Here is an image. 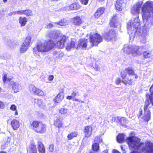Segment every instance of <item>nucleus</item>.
I'll return each mask as SVG.
<instances>
[{"label":"nucleus","mask_w":153,"mask_h":153,"mask_svg":"<svg viewBox=\"0 0 153 153\" xmlns=\"http://www.w3.org/2000/svg\"><path fill=\"white\" fill-rule=\"evenodd\" d=\"M46 36L48 38L53 39L55 43L54 44L52 40H47L38 43L36 49L38 52L42 53L48 52L54 48L55 45L59 48H62L68 39L65 36L55 31H48L46 34Z\"/></svg>","instance_id":"f257e3e1"},{"label":"nucleus","mask_w":153,"mask_h":153,"mask_svg":"<svg viewBox=\"0 0 153 153\" xmlns=\"http://www.w3.org/2000/svg\"><path fill=\"white\" fill-rule=\"evenodd\" d=\"M126 141L129 148L134 149L136 150H146L148 153H152L153 152V144L150 142H147L145 143H140V140L136 137H131L126 138Z\"/></svg>","instance_id":"f03ea898"},{"label":"nucleus","mask_w":153,"mask_h":153,"mask_svg":"<svg viewBox=\"0 0 153 153\" xmlns=\"http://www.w3.org/2000/svg\"><path fill=\"white\" fill-rule=\"evenodd\" d=\"M142 16L144 21H148L152 16L153 17V1H148L143 5Z\"/></svg>","instance_id":"7ed1b4c3"},{"label":"nucleus","mask_w":153,"mask_h":153,"mask_svg":"<svg viewBox=\"0 0 153 153\" xmlns=\"http://www.w3.org/2000/svg\"><path fill=\"white\" fill-rule=\"evenodd\" d=\"M89 41L92 43V46L97 45L102 41V38L101 36L98 33L90 34Z\"/></svg>","instance_id":"20e7f679"},{"label":"nucleus","mask_w":153,"mask_h":153,"mask_svg":"<svg viewBox=\"0 0 153 153\" xmlns=\"http://www.w3.org/2000/svg\"><path fill=\"white\" fill-rule=\"evenodd\" d=\"M92 47V43L90 42L89 39H81L78 42L77 47L75 48L78 49L79 47H81L83 49H86V48H90Z\"/></svg>","instance_id":"39448f33"},{"label":"nucleus","mask_w":153,"mask_h":153,"mask_svg":"<svg viewBox=\"0 0 153 153\" xmlns=\"http://www.w3.org/2000/svg\"><path fill=\"white\" fill-rule=\"evenodd\" d=\"M139 23L138 22V19L135 18L132 22L128 23L127 27L128 30H134L136 29L139 25Z\"/></svg>","instance_id":"423d86ee"},{"label":"nucleus","mask_w":153,"mask_h":153,"mask_svg":"<svg viewBox=\"0 0 153 153\" xmlns=\"http://www.w3.org/2000/svg\"><path fill=\"white\" fill-rule=\"evenodd\" d=\"M115 36V33L112 30H110L108 32L105 34L104 37L105 39L108 41H110L114 38Z\"/></svg>","instance_id":"0eeeda50"},{"label":"nucleus","mask_w":153,"mask_h":153,"mask_svg":"<svg viewBox=\"0 0 153 153\" xmlns=\"http://www.w3.org/2000/svg\"><path fill=\"white\" fill-rule=\"evenodd\" d=\"M92 128L91 126H87L84 127V132L85 137H89L91 135L92 131Z\"/></svg>","instance_id":"6e6552de"},{"label":"nucleus","mask_w":153,"mask_h":153,"mask_svg":"<svg viewBox=\"0 0 153 153\" xmlns=\"http://www.w3.org/2000/svg\"><path fill=\"white\" fill-rule=\"evenodd\" d=\"M141 7V4L138 3L134 5L131 8V12L134 15L138 14Z\"/></svg>","instance_id":"1a4fd4ad"},{"label":"nucleus","mask_w":153,"mask_h":153,"mask_svg":"<svg viewBox=\"0 0 153 153\" xmlns=\"http://www.w3.org/2000/svg\"><path fill=\"white\" fill-rule=\"evenodd\" d=\"M10 87L12 88V92L16 93L19 91V85L18 83L11 81L10 82Z\"/></svg>","instance_id":"9d476101"},{"label":"nucleus","mask_w":153,"mask_h":153,"mask_svg":"<svg viewBox=\"0 0 153 153\" xmlns=\"http://www.w3.org/2000/svg\"><path fill=\"white\" fill-rule=\"evenodd\" d=\"M64 95L63 91L59 93L53 99V101L56 103H59L64 99Z\"/></svg>","instance_id":"9b49d317"},{"label":"nucleus","mask_w":153,"mask_h":153,"mask_svg":"<svg viewBox=\"0 0 153 153\" xmlns=\"http://www.w3.org/2000/svg\"><path fill=\"white\" fill-rule=\"evenodd\" d=\"M140 48L138 46H132L131 53L134 56H138L141 54L142 51H139Z\"/></svg>","instance_id":"f8f14e48"},{"label":"nucleus","mask_w":153,"mask_h":153,"mask_svg":"<svg viewBox=\"0 0 153 153\" xmlns=\"http://www.w3.org/2000/svg\"><path fill=\"white\" fill-rule=\"evenodd\" d=\"M79 8V6L77 4L73 3L65 7V10L68 11L76 10Z\"/></svg>","instance_id":"ddd939ff"},{"label":"nucleus","mask_w":153,"mask_h":153,"mask_svg":"<svg viewBox=\"0 0 153 153\" xmlns=\"http://www.w3.org/2000/svg\"><path fill=\"white\" fill-rule=\"evenodd\" d=\"M123 0H117L115 4V7L116 9L119 11L122 10L123 7Z\"/></svg>","instance_id":"4468645a"},{"label":"nucleus","mask_w":153,"mask_h":153,"mask_svg":"<svg viewBox=\"0 0 153 153\" xmlns=\"http://www.w3.org/2000/svg\"><path fill=\"white\" fill-rule=\"evenodd\" d=\"M39 126L38 128H37L36 130L35 131L36 133L39 134L44 133L46 130V125L42 123Z\"/></svg>","instance_id":"2eb2a0df"},{"label":"nucleus","mask_w":153,"mask_h":153,"mask_svg":"<svg viewBox=\"0 0 153 153\" xmlns=\"http://www.w3.org/2000/svg\"><path fill=\"white\" fill-rule=\"evenodd\" d=\"M11 125L14 130H17L20 126L19 121L15 119H14L11 121Z\"/></svg>","instance_id":"dca6fc26"},{"label":"nucleus","mask_w":153,"mask_h":153,"mask_svg":"<svg viewBox=\"0 0 153 153\" xmlns=\"http://www.w3.org/2000/svg\"><path fill=\"white\" fill-rule=\"evenodd\" d=\"M104 10L105 8L104 7H102L99 8L94 14L95 18H99L103 13Z\"/></svg>","instance_id":"f3484780"},{"label":"nucleus","mask_w":153,"mask_h":153,"mask_svg":"<svg viewBox=\"0 0 153 153\" xmlns=\"http://www.w3.org/2000/svg\"><path fill=\"white\" fill-rule=\"evenodd\" d=\"M39 153H45V148L41 142H38L37 143Z\"/></svg>","instance_id":"a211bd4d"},{"label":"nucleus","mask_w":153,"mask_h":153,"mask_svg":"<svg viewBox=\"0 0 153 153\" xmlns=\"http://www.w3.org/2000/svg\"><path fill=\"white\" fill-rule=\"evenodd\" d=\"M132 46L128 45H125L124 46L123 51L124 52L127 54L131 53Z\"/></svg>","instance_id":"6ab92c4d"},{"label":"nucleus","mask_w":153,"mask_h":153,"mask_svg":"<svg viewBox=\"0 0 153 153\" xmlns=\"http://www.w3.org/2000/svg\"><path fill=\"white\" fill-rule=\"evenodd\" d=\"M72 22L75 25H78L82 23V22L80 17L76 16L72 19Z\"/></svg>","instance_id":"aec40b11"},{"label":"nucleus","mask_w":153,"mask_h":153,"mask_svg":"<svg viewBox=\"0 0 153 153\" xmlns=\"http://www.w3.org/2000/svg\"><path fill=\"white\" fill-rule=\"evenodd\" d=\"M151 112L150 111H145L143 119L145 121L148 122L150 118Z\"/></svg>","instance_id":"412c9836"},{"label":"nucleus","mask_w":153,"mask_h":153,"mask_svg":"<svg viewBox=\"0 0 153 153\" xmlns=\"http://www.w3.org/2000/svg\"><path fill=\"white\" fill-rule=\"evenodd\" d=\"M27 22V19L25 17H20L19 18V23L21 26H25Z\"/></svg>","instance_id":"4be33fe9"},{"label":"nucleus","mask_w":153,"mask_h":153,"mask_svg":"<svg viewBox=\"0 0 153 153\" xmlns=\"http://www.w3.org/2000/svg\"><path fill=\"white\" fill-rule=\"evenodd\" d=\"M41 123H42L40 122L35 121L32 123L31 125L33 127V130L35 131Z\"/></svg>","instance_id":"5701e85b"},{"label":"nucleus","mask_w":153,"mask_h":153,"mask_svg":"<svg viewBox=\"0 0 153 153\" xmlns=\"http://www.w3.org/2000/svg\"><path fill=\"white\" fill-rule=\"evenodd\" d=\"M28 153H37L36 146L34 144H31L30 148L27 151Z\"/></svg>","instance_id":"b1692460"},{"label":"nucleus","mask_w":153,"mask_h":153,"mask_svg":"<svg viewBox=\"0 0 153 153\" xmlns=\"http://www.w3.org/2000/svg\"><path fill=\"white\" fill-rule=\"evenodd\" d=\"M34 102L36 104L38 105L39 107H42L45 105L43 100L41 99H35L34 100Z\"/></svg>","instance_id":"393cba45"},{"label":"nucleus","mask_w":153,"mask_h":153,"mask_svg":"<svg viewBox=\"0 0 153 153\" xmlns=\"http://www.w3.org/2000/svg\"><path fill=\"white\" fill-rule=\"evenodd\" d=\"M75 41L73 40H71L70 42L67 44L66 48L67 50H69L72 48H75V47H77V46H75Z\"/></svg>","instance_id":"a878e982"},{"label":"nucleus","mask_w":153,"mask_h":153,"mask_svg":"<svg viewBox=\"0 0 153 153\" xmlns=\"http://www.w3.org/2000/svg\"><path fill=\"white\" fill-rule=\"evenodd\" d=\"M62 120L61 119H56L54 122V124L56 127L60 128L62 126Z\"/></svg>","instance_id":"bb28decb"},{"label":"nucleus","mask_w":153,"mask_h":153,"mask_svg":"<svg viewBox=\"0 0 153 153\" xmlns=\"http://www.w3.org/2000/svg\"><path fill=\"white\" fill-rule=\"evenodd\" d=\"M24 44H22L20 47L19 51L21 53H24L29 48V47Z\"/></svg>","instance_id":"cd10ccee"},{"label":"nucleus","mask_w":153,"mask_h":153,"mask_svg":"<svg viewBox=\"0 0 153 153\" xmlns=\"http://www.w3.org/2000/svg\"><path fill=\"white\" fill-rule=\"evenodd\" d=\"M126 70L128 74L130 75L129 76H135V78L137 79L138 78V76L136 74L134 71L131 69L128 68H126Z\"/></svg>","instance_id":"c85d7f7f"},{"label":"nucleus","mask_w":153,"mask_h":153,"mask_svg":"<svg viewBox=\"0 0 153 153\" xmlns=\"http://www.w3.org/2000/svg\"><path fill=\"white\" fill-rule=\"evenodd\" d=\"M68 110L65 108H61L59 110V112L61 114L68 115Z\"/></svg>","instance_id":"c756f323"},{"label":"nucleus","mask_w":153,"mask_h":153,"mask_svg":"<svg viewBox=\"0 0 153 153\" xmlns=\"http://www.w3.org/2000/svg\"><path fill=\"white\" fill-rule=\"evenodd\" d=\"M125 135L123 134H120L118 135L117 140L119 143H122L124 141Z\"/></svg>","instance_id":"7c9ffc66"},{"label":"nucleus","mask_w":153,"mask_h":153,"mask_svg":"<svg viewBox=\"0 0 153 153\" xmlns=\"http://www.w3.org/2000/svg\"><path fill=\"white\" fill-rule=\"evenodd\" d=\"M54 150V146L53 144H51L49 146L47 149V153H53Z\"/></svg>","instance_id":"2f4dec72"},{"label":"nucleus","mask_w":153,"mask_h":153,"mask_svg":"<svg viewBox=\"0 0 153 153\" xmlns=\"http://www.w3.org/2000/svg\"><path fill=\"white\" fill-rule=\"evenodd\" d=\"M76 95V93L75 91H73L71 95L68 96L66 97V99L68 100H72L74 101V99H76L75 97Z\"/></svg>","instance_id":"473e14b6"},{"label":"nucleus","mask_w":153,"mask_h":153,"mask_svg":"<svg viewBox=\"0 0 153 153\" xmlns=\"http://www.w3.org/2000/svg\"><path fill=\"white\" fill-rule=\"evenodd\" d=\"M110 26L113 27H116L117 26L116 23V19L115 17L112 18L110 23Z\"/></svg>","instance_id":"72a5a7b5"},{"label":"nucleus","mask_w":153,"mask_h":153,"mask_svg":"<svg viewBox=\"0 0 153 153\" xmlns=\"http://www.w3.org/2000/svg\"><path fill=\"white\" fill-rule=\"evenodd\" d=\"M78 134L76 132H72L68 134L67 137L68 140H71L74 137H76Z\"/></svg>","instance_id":"f704fd0d"},{"label":"nucleus","mask_w":153,"mask_h":153,"mask_svg":"<svg viewBox=\"0 0 153 153\" xmlns=\"http://www.w3.org/2000/svg\"><path fill=\"white\" fill-rule=\"evenodd\" d=\"M130 78H128V81L123 80L122 82L124 83L125 85H127V84L129 85H131L134 82L132 81V79L131 78V76H129Z\"/></svg>","instance_id":"c9c22d12"},{"label":"nucleus","mask_w":153,"mask_h":153,"mask_svg":"<svg viewBox=\"0 0 153 153\" xmlns=\"http://www.w3.org/2000/svg\"><path fill=\"white\" fill-rule=\"evenodd\" d=\"M31 39V37L30 36H27L25 39L24 42L23 44H25L28 47H29L30 44V43Z\"/></svg>","instance_id":"e433bc0d"},{"label":"nucleus","mask_w":153,"mask_h":153,"mask_svg":"<svg viewBox=\"0 0 153 153\" xmlns=\"http://www.w3.org/2000/svg\"><path fill=\"white\" fill-rule=\"evenodd\" d=\"M29 91L32 93L34 94L36 91L37 88L34 85H29Z\"/></svg>","instance_id":"4c0bfd02"},{"label":"nucleus","mask_w":153,"mask_h":153,"mask_svg":"<svg viewBox=\"0 0 153 153\" xmlns=\"http://www.w3.org/2000/svg\"><path fill=\"white\" fill-rule=\"evenodd\" d=\"M143 55L145 58H149L151 56V52L149 51H146L143 52Z\"/></svg>","instance_id":"58836bf2"},{"label":"nucleus","mask_w":153,"mask_h":153,"mask_svg":"<svg viewBox=\"0 0 153 153\" xmlns=\"http://www.w3.org/2000/svg\"><path fill=\"white\" fill-rule=\"evenodd\" d=\"M34 94L39 96H42L44 95V92L42 90L37 88Z\"/></svg>","instance_id":"ea45409f"},{"label":"nucleus","mask_w":153,"mask_h":153,"mask_svg":"<svg viewBox=\"0 0 153 153\" xmlns=\"http://www.w3.org/2000/svg\"><path fill=\"white\" fill-rule=\"evenodd\" d=\"M92 148L94 150L97 151L99 149V144L97 142L93 144L92 145Z\"/></svg>","instance_id":"a19ab883"},{"label":"nucleus","mask_w":153,"mask_h":153,"mask_svg":"<svg viewBox=\"0 0 153 153\" xmlns=\"http://www.w3.org/2000/svg\"><path fill=\"white\" fill-rule=\"evenodd\" d=\"M127 73H128L126 70V68L125 70H123L121 71V75L123 79H124L126 77Z\"/></svg>","instance_id":"79ce46f5"},{"label":"nucleus","mask_w":153,"mask_h":153,"mask_svg":"<svg viewBox=\"0 0 153 153\" xmlns=\"http://www.w3.org/2000/svg\"><path fill=\"white\" fill-rule=\"evenodd\" d=\"M120 122L123 126H124L126 123V118L125 117H121L120 120Z\"/></svg>","instance_id":"37998d69"},{"label":"nucleus","mask_w":153,"mask_h":153,"mask_svg":"<svg viewBox=\"0 0 153 153\" xmlns=\"http://www.w3.org/2000/svg\"><path fill=\"white\" fill-rule=\"evenodd\" d=\"M56 24L61 26H65L67 25L68 23L66 21L62 20L60 22H56Z\"/></svg>","instance_id":"c03bdc74"},{"label":"nucleus","mask_w":153,"mask_h":153,"mask_svg":"<svg viewBox=\"0 0 153 153\" xmlns=\"http://www.w3.org/2000/svg\"><path fill=\"white\" fill-rule=\"evenodd\" d=\"M24 14L27 16H31L32 15V13L30 10H26L24 11Z\"/></svg>","instance_id":"a18cd8bd"},{"label":"nucleus","mask_w":153,"mask_h":153,"mask_svg":"<svg viewBox=\"0 0 153 153\" xmlns=\"http://www.w3.org/2000/svg\"><path fill=\"white\" fill-rule=\"evenodd\" d=\"M94 140L95 142H97V143H98V144L102 143V138L99 137H96Z\"/></svg>","instance_id":"49530a36"},{"label":"nucleus","mask_w":153,"mask_h":153,"mask_svg":"<svg viewBox=\"0 0 153 153\" xmlns=\"http://www.w3.org/2000/svg\"><path fill=\"white\" fill-rule=\"evenodd\" d=\"M149 105V101L148 100H147L145 102V105L144 106V112L145 111H146V109L148 108Z\"/></svg>","instance_id":"de8ad7c7"},{"label":"nucleus","mask_w":153,"mask_h":153,"mask_svg":"<svg viewBox=\"0 0 153 153\" xmlns=\"http://www.w3.org/2000/svg\"><path fill=\"white\" fill-rule=\"evenodd\" d=\"M10 79L7 77V74H4L3 78V80L4 82L8 81H10Z\"/></svg>","instance_id":"09e8293b"},{"label":"nucleus","mask_w":153,"mask_h":153,"mask_svg":"<svg viewBox=\"0 0 153 153\" xmlns=\"http://www.w3.org/2000/svg\"><path fill=\"white\" fill-rule=\"evenodd\" d=\"M25 10H21L19 11H18L16 12H13L12 13V14H19L21 15L24 14Z\"/></svg>","instance_id":"8fccbe9b"},{"label":"nucleus","mask_w":153,"mask_h":153,"mask_svg":"<svg viewBox=\"0 0 153 153\" xmlns=\"http://www.w3.org/2000/svg\"><path fill=\"white\" fill-rule=\"evenodd\" d=\"M56 24V22H54L53 24L49 23L46 26V28H49L55 26V25Z\"/></svg>","instance_id":"3c124183"},{"label":"nucleus","mask_w":153,"mask_h":153,"mask_svg":"<svg viewBox=\"0 0 153 153\" xmlns=\"http://www.w3.org/2000/svg\"><path fill=\"white\" fill-rule=\"evenodd\" d=\"M16 106L14 105H11L10 109L12 111H15L16 110Z\"/></svg>","instance_id":"603ef678"},{"label":"nucleus","mask_w":153,"mask_h":153,"mask_svg":"<svg viewBox=\"0 0 153 153\" xmlns=\"http://www.w3.org/2000/svg\"><path fill=\"white\" fill-rule=\"evenodd\" d=\"M145 151L147 153H148V152H147L146 150H144L143 152H142V151H132L131 153H145L144 152Z\"/></svg>","instance_id":"864d4df0"},{"label":"nucleus","mask_w":153,"mask_h":153,"mask_svg":"<svg viewBox=\"0 0 153 153\" xmlns=\"http://www.w3.org/2000/svg\"><path fill=\"white\" fill-rule=\"evenodd\" d=\"M94 68L95 69V70L97 71H99L100 69V67L99 65L97 64H95V65Z\"/></svg>","instance_id":"5fc2aeb1"},{"label":"nucleus","mask_w":153,"mask_h":153,"mask_svg":"<svg viewBox=\"0 0 153 153\" xmlns=\"http://www.w3.org/2000/svg\"><path fill=\"white\" fill-rule=\"evenodd\" d=\"M121 81V79L120 78H117L116 80V83L117 85H118L120 83Z\"/></svg>","instance_id":"6e6d98bb"},{"label":"nucleus","mask_w":153,"mask_h":153,"mask_svg":"<svg viewBox=\"0 0 153 153\" xmlns=\"http://www.w3.org/2000/svg\"><path fill=\"white\" fill-rule=\"evenodd\" d=\"M149 98L151 102L152 103V105L153 106V94L152 93L151 96H150Z\"/></svg>","instance_id":"4d7b16f0"},{"label":"nucleus","mask_w":153,"mask_h":153,"mask_svg":"<svg viewBox=\"0 0 153 153\" xmlns=\"http://www.w3.org/2000/svg\"><path fill=\"white\" fill-rule=\"evenodd\" d=\"M88 0H81V2L82 4H87L88 2Z\"/></svg>","instance_id":"13d9d810"},{"label":"nucleus","mask_w":153,"mask_h":153,"mask_svg":"<svg viewBox=\"0 0 153 153\" xmlns=\"http://www.w3.org/2000/svg\"><path fill=\"white\" fill-rule=\"evenodd\" d=\"M77 101L79 102L84 103V101L82 100H81L79 99L76 98V99H74V101Z\"/></svg>","instance_id":"bf43d9fd"},{"label":"nucleus","mask_w":153,"mask_h":153,"mask_svg":"<svg viewBox=\"0 0 153 153\" xmlns=\"http://www.w3.org/2000/svg\"><path fill=\"white\" fill-rule=\"evenodd\" d=\"M53 76L52 75H51L49 76L48 78V79L50 81H52L53 79Z\"/></svg>","instance_id":"052dcab7"},{"label":"nucleus","mask_w":153,"mask_h":153,"mask_svg":"<svg viewBox=\"0 0 153 153\" xmlns=\"http://www.w3.org/2000/svg\"><path fill=\"white\" fill-rule=\"evenodd\" d=\"M4 107V104L1 101H0V108H2Z\"/></svg>","instance_id":"680f3d73"},{"label":"nucleus","mask_w":153,"mask_h":153,"mask_svg":"<svg viewBox=\"0 0 153 153\" xmlns=\"http://www.w3.org/2000/svg\"><path fill=\"white\" fill-rule=\"evenodd\" d=\"M150 91L153 94V85L150 87Z\"/></svg>","instance_id":"e2e57ef3"},{"label":"nucleus","mask_w":153,"mask_h":153,"mask_svg":"<svg viewBox=\"0 0 153 153\" xmlns=\"http://www.w3.org/2000/svg\"><path fill=\"white\" fill-rule=\"evenodd\" d=\"M15 111V114H14V115H18V112L17 111V110H16V111Z\"/></svg>","instance_id":"0e129e2a"},{"label":"nucleus","mask_w":153,"mask_h":153,"mask_svg":"<svg viewBox=\"0 0 153 153\" xmlns=\"http://www.w3.org/2000/svg\"><path fill=\"white\" fill-rule=\"evenodd\" d=\"M142 111L141 110V111L140 112L139 114L138 115V117H139L142 114Z\"/></svg>","instance_id":"69168bd1"},{"label":"nucleus","mask_w":153,"mask_h":153,"mask_svg":"<svg viewBox=\"0 0 153 153\" xmlns=\"http://www.w3.org/2000/svg\"><path fill=\"white\" fill-rule=\"evenodd\" d=\"M108 153V150H104L102 152V153Z\"/></svg>","instance_id":"338daca9"},{"label":"nucleus","mask_w":153,"mask_h":153,"mask_svg":"<svg viewBox=\"0 0 153 153\" xmlns=\"http://www.w3.org/2000/svg\"><path fill=\"white\" fill-rule=\"evenodd\" d=\"M58 52H57L56 51H55L53 52V54L55 55H56L57 53H58Z\"/></svg>","instance_id":"774afa93"}]
</instances>
